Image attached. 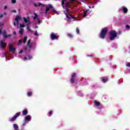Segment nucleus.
<instances>
[{
  "label": "nucleus",
  "instance_id": "423d86ee",
  "mask_svg": "<svg viewBox=\"0 0 130 130\" xmlns=\"http://www.w3.org/2000/svg\"><path fill=\"white\" fill-rule=\"evenodd\" d=\"M34 20L36 22V19H37L38 24L40 25L41 23V21L39 20V18H38V15L36 13H34Z\"/></svg>",
  "mask_w": 130,
  "mask_h": 130
},
{
  "label": "nucleus",
  "instance_id": "603ef678",
  "mask_svg": "<svg viewBox=\"0 0 130 130\" xmlns=\"http://www.w3.org/2000/svg\"><path fill=\"white\" fill-rule=\"evenodd\" d=\"M89 8H90V9H91V7L89 6Z\"/></svg>",
  "mask_w": 130,
  "mask_h": 130
},
{
  "label": "nucleus",
  "instance_id": "a19ab883",
  "mask_svg": "<svg viewBox=\"0 0 130 130\" xmlns=\"http://www.w3.org/2000/svg\"><path fill=\"white\" fill-rule=\"evenodd\" d=\"M83 3H85V0H81Z\"/></svg>",
  "mask_w": 130,
  "mask_h": 130
},
{
  "label": "nucleus",
  "instance_id": "aec40b11",
  "mask_svg": "<svg viewBox=\"0 0 130 130\" xmlns=\"http://www.w3.org/2000/svg\"><path fill=\"white\" fill-rule=\"evenodd\" d=\"M31 42V40H29L28 41V42H27V45L28 46V47L30 48V47H31L32 46V44L30 43Z\"/></svg>",
  "mask_w": 130,
  "mask_h": 130
},
{
  "label": "nucleus",
  "instance_id": "864d4df0",
  "mask_svg": "<svg viewBox=\"0 0 130 130\" xmlns=\"http://www.w3.org/2000/svg\"><path fill=\"white\" fill-rule=\"evenodd\" d=\"M71 1H74V0H71Z\"/></svg>",
  "mask_w": 130,
  "mask_h": 130
},
{
  "label": "nucleus",
  "instance_id": "20e7f679",
  "mask_svg": "<svg viewBox=\"0 0 130 130\" xmlns=\"http://www.w3.org/2000/svg\"><path fill=\"white\" fill-rule=\"evenodd\" d=\"M107 27H105L102 30L100 36V38H102V39L105 38V36L107 34Z\"/></svg>",
  "mask_w": 130,
  "mask_h": 130
},
{
  "label": "nucleus",
  "instance_id": "c03bdc74",
  "mask_svg": "<svg viewBox=\"0 0 130 130\" xmlns=\"http://www.w3.org/2000/svg\"><path fill=\"white\" fill-rule=\"evenodd\" d=\"M14 26H16V22H14Z\"/></svg>",
  "mask_w": 130,
  "mask_h": 130
},
{
  "label": "nucleus",
  "instance_id": "473e14b6",
  "mask_svg": "<svg viewBox=\"0 0 130 130\" xmlns=\"http://www.w3.org/2000/svg\"><path fill=\"white\" fill-rule=\"evenodd\" d=\"M35 35L36 36H38L39 35L37 34V30L36 31L35 33Z\"/></svg>",
  "mask_w": 130,
  "mask_h": 130
},
{
  "label": "nucleus",
  "instance_id": "4be33fe9",
  "mask_svg": "<svg viewBox=\"0 0 130 130\" xmlns=\"http://www.w3.org/2000/svg\"><path fill=\"white\" fill-rule=\"evenodd\" d=\"M122 11L124 12V13H127V8L125 7H122Z\"/></svg>",
  "mask_w": 130,
  "mask_h": 130
},
{
  "label": "nucleus",
  "instance_id": "a211bd4d",
  "mask_svg": "<svg viewBox=\"0 0 130 130\" xmlns=\"http://www.w3.org/2000/svg\"><path fill=\"white\" fill-rule=\"evenodd\" d=\"M23 20L25 22V23H29L30 22V19H29V17H23Z\"/></svg>",
  "mask_w": 130,
  "mask_h": 130
},
{
  "label": "nucleus",
  "instance_id": "f257e3e1",
  "mask_svg": "<svg viewBox=\"0 0 130 130\" xmlns=\"http://www.w3.org/2000/svg\"><path fill=\"white\" fill-rule=\"evenodd\" d=\"M65 2V3H64ZM62 7L64 8H66V11H64L65 13V15L66 17L67 18V22H72V21H80V19H82L83 18H85V17H87V15H88V12H89V10L87 9L85 11H81L79 14L78 17L75 16L74 17L73 16L69 14V9H70V4L69 3L67 2V1H62Z\"/></svg>",
  "mask_w": 130,
  "mask_h": 130
},
{
  "label": "nucleus",
  "instance_id": "7c9ffc66",
  "mask_svg": "<svg viewBox=\"0 0 130 130\" xmlns=\"http://www.w3.org/2000/svg\"><path fill=\"white\" fill-rule=\"evenodd\" d=\"M12 4H16V0H12Z\"/></svg>",
  "mask_w": 130,
  "mask_h": 130
},
{
  "label": "nucleus",
  "instance_id": "5701e85b",
  "mask_svg": "<svg viewBox=\"0 0 130 130\" xmlns=\"http://www.w3.org/2000/svg\"><path fill=\"white\" fill-rule=\"evenodd\" d=\"M23 33H24V29L23 28H20L19 30V34L23 35Z\"/></svg>",
  "mask_w": 130,
  "mask_h": 130
},
{
  "label": "nucleus",
  "instance_id": "f03ea898",
  "mask_svg": "<svg viewBox=\"0 0 130 130\" xmlns=\"http://www.w3.org/2000/svg\"><path fill=\"white\" fill-rule=\"evenodd\" d=\"M35 7H40V6H42V7H46V11H45V14H47L48 12V11L50 10V9H52L53 7L52 5L49 4L48 5H45L44 4H41L40 3H37L34 4Z\"/></svg>",
  "mask_w": 130,
  "mask_h": 130
},
{
  "label": "nucleus",
  "instance_id": "37998d69",
  "mask_svg": "<svg viewBox=\"0 0 130 130\" xmlns=\"http://www.w3.org/2000/svg\"><path fill=\"white\" fill-rule=\"evenodd\" d=\"M4 56H5L6 58H7V55H6V53H4Z\"/></svg>",
  "mask_w": 130,
  "mask_h": 130
},
{
  "label": "nucleus",
  "instance_id": "393cba45",
  "mask_svg": "<svg viewBox=\"0 0 130 130\" xmlns=\"http://www.w3.org/2000/svg\"><path fill=\"white\" fill-rule=\"evenodd\" d=\"M68 37H69V38H72V37H73V35H72L71 34H68Z\"/></svg>",
  "mask_w": 130,
  "mask_h": 130
},
{
  "label": "nucleus",
  "instance_id": "72a5a7b5",
  "mask_svg": "<svg viewBox=\"0 0 130 130\" xmlns=\"http://www.w3.org/2000/svg\"><path fill=\"white\" fill-rule=\"evenodd\" d=\"M126 29H129V28H130L129 25H126Z\"/></svg>",
  "mask_w": 130,
  "mask_h": 130
},
{
  "label": "nucleus",
  "instance_id": "dca6fc26",
  "mask_svg": "<svg viewBox=\"0 0 130 130\" xmlns=\"http://www.w3.org/2000/svg\"><path fill=\"white\" fill-rule=\"evenodd\" d=\"M101 80L103 83H106L107 81H108V79H107V77H102L101 78Z\"/></svg>",
  "mask_w": 130,
  "mask_h": 130
},
{
  "label": "nucleus",
  "instance_id": "7ed1b4c3",
  "mask_svg": "<svg viewBox=\"0 0 130 130\" xmlns=\"http://www.w3.org/2000/svg\"><path fill=\"white\" fill-rule=\"evenodd\" d=\"M117 37V33L115 30H111L110 32V40H114Z\"/></svg>",
  "mask_w": 130,
  "mask_h": 130
},
{
  "label": "nucleus",
  "instance_id": "e433bc0d",
  "mask_svg": "<svg viewBox=\"0 0 130 130\" xmlns=\"http://www.w3.org/2000/svg\"><path fill=\"white\" fill-rule=\"evenodd\" d=\"M3 23L0 22V27H1V26H3Z\"/></svg>",
  "mask_w": 130,
  "mask_h": 130
},
{
  "label": "nucleus",
  "instance_id": "2eb2a0df",
  "mask_svg": "<svg viewBox=\"0 0 130 130\" xmlns=\"http://www.w3.org/2000/svg\"><path fill=\"white\" fill-rule=\"evenodd\" d=\"M30 22L26 24V28H27V31H28V32H32V30H31V29H30Z\"/></svg>",
  "mask_w": 130,
  "mask_h": 130
},
{
  "label": "nucleus",
  "instance_id": "4c0bfd02",
  "mask_svg": "<svg viewBox=\"0 0 130 130\" xmlns=\"http://www.w3.org/2000/svg\"><path fill=\"white\" fill-rule=\"evenodd\" d=\"M105 98V96H104V97L102 98V100H103V101H105V100H104Z\"/></svg>",
  "mask_w": 130,
  "mask_h": 130
},
{
  "label": "nucleus",
  "instance_id": "9b49d317",
  "mask_svg": "<svg viewBox=\"0 0 130 130\" xmlns=\"http://www.w3.org/2000/svg\"><path fill=\"white\" fill-rule=\"evenodd\" d=\"M77 74L76 73H73L72 75V78L70 79L71 83H74L75 82V78H76Z\"/></svg>",
  "mask_w": 130,
  "mask_h": 130
},
{
  "label": "nucleus",
  "instance_id": "c85d7f7f",
  "mask_svg": "<svg viewBox=\"0 0 130 130\" xmlns=\"http://www.w3.org/2000/svg\"><path fill=\"white\" fill-rule=\"evenodd\" d=\"M20 27H21V28H24V27H25V24H20Z\"/></svg>",
  "mask_w": 130,
  "mask_h": 130
},
{
  "label": "nucleus",
  "instance_id": "f704fd0d",
  "mask_svg": "<svg viewBox=\"0 0 130 130\" xmlns=\"http://www.w3.org/2000/svg\"><path fill=\"white\" fill-rule=\"evenodd\" d=\"M8 8V7L7 6H5V7H4V10H7V8Z\"/></svg>",
  "mask_w": 130,
  "mask_h": 130
},
{
  "label": "nucleus",
  "instance_id": "f3484780",
  "mask_svg": "<svg viewBox=\"0 0 130 130\" xmlns=\"http://www.w3.org/2000/svg\"><path fill=\"white\" fill-rule=\"evenodd\" d=\"M32 58V56L30 55H27V57H24L23 58V60H27L28 59H31Z\"/></svg>",
  "mask_w": 130,
  "mask_h": 130
},
{
  "label": "nucleus",
  "instance_id": "6ab92c4d",
  "mask_svg": "<svg viewBox=\"0 0 130 130\" xmlns=\"http://www.w3.org/2000/svg\"><path fill=\"white\" fill-rule=\"evenodd\" d=\"M13 127L15 130H19V126L16 124H13Z\"/></svg>",
  "mask_w": 130,
  "mask_h": 130
},
{
  "label": "nucleus",
  "instance_id": "49530a36",
  "mask_svg": "<svg viewBox=\"0 0 130 130\" xmlns=\"http://www.w3.org/2000/svg\"><path fill=\"white\" fill-rule=\"evenodd\" d=\"M83 96V94H80V96L82 97Z\"/></svg>",
  "mask_w": 130,
  "mask_h": 130
},
{
  "label": "nucleus",
  "instance_id": "1a4fd4ad",
  "mask_svg": "<svg viewBox=\"0 0 130 130\" xmlns=\"http://www.w3.org/2000/svg\"><path fill=\"white\" fill-rule=\"evenodd\" d=\"M20 114H21L20 112L17 113L10 120V121H14V120H16V119L17 117L20 116Z\"/></svg>",
  "mask_w": 130,
  "mask_h": 130
},
{
  "label": "nucleus",
  "instance_id": "4468645a",
  "mask_svg": "<svg viewBox=\"0 0 130 130\" xmlns=\"http://www.w3.org/2000/svg\"><path fill=\"white\" fill-rule=\"evenodd\" d=\"M23 41V43H26V41H27V37H25L23 40H19L18 41L19 44H20L22 43V42Z\"/></svg>",
  "mask_w": 130,
  "mask_h": 130
},
{
  "label": "nucleus",
  "instance_id": "c756f323",
  "mask_svg": "<svg viewBox=\"0 0 130 130\" xmlns=\"http://www.w3.org/2000/svg\"><path fill=\"white\" fill-rule=\"evenodd\" d=\"M76 32L77 33V34H79V28L78 27L76 28Z\"/></svg>",
  "mask_w": 130,
  "mask_h": 130
},
{
  "label": "nucleus",
  "instance_id": "ddd939ff",
  "mask_svg": "<svg viewBox=\"0 0 130 130\" xmlns=\"http://www.w3.org/2000/svg\"><path fill=\"white\" fill-rule=\"evenodd\" d=\"M1 48H5L6 46H7V44H6V43L4 41H1Z\"/></svg>",
  "mask_w": 130,
  "mask_h": 130
},
{
  "label": "nucleus",
  "instance_id": "09e8293b",
  "mask_svg": "<svg viewBox=\"0 0 130 130\" xmlns=\"http://www.w3.org/2000/svg\"><path fill=\"white\" fill-rule=\"evenodd\" d=\"M36 28H38V26H36Z\"/></svg>",
  "mask_w": 130,
  "mask_h": 130
},
{
  "label": "nucleus",
  "instance_id": "cd10ccee",
  "mask_svg": "<svg viewBox=\"0 0 130 130\" xmlns=\"http://www.w3.org/2000/svg\"><path fill=\"white\" fill-rule=\"evenodd\" d=\"M51 114H52V111L49 112V116H51Z\"/></svg>",
  "mask_w": 130,
  "mask_h": 130
},
{
  "label": "nucleus",
  "instance_id": "de8ad7c7",
  "mask_svg": "<svg viewBox=\"0 0 130 130\" xmlns=\"http://www.w3.org/2000/svg\"><path fill=\"white\" fill-rule=\"evenodd\" d=\"M118 34H120V31H119V32L118 33Z\"/></svg>",
  "mask_w": 130,
  "mask_h": 130
},
{
  "label": "nucleus",
  "instance_id": "8fccbe9b",
  "mask_svg": "<svg viewBox=\"0 0 130 130\" xmlns=\"http://www.w3.org/2000/svg\"><path fill=\"white\" fill-rule=\"evenodd\" d=\"M92 8H94V6H92Z\"/></svg>",
  "mask_w": 130,
  "mask_h": 130
},
{
  "label": "nucleus",
  "instance_id": "f8f14e48",
  "mask_svg": "<svg viewBox=\"0 0 130 130\" xmlns=\"http://www.w3.org/2000/svg\"><path fill=\"white\" fill-rule=\"evenodd\" d=\"M3 36L4 38H8V37H11V35H7V31L4 30L3 33Z\"/></svg>",
  "mask_w": 130,
  "mask_h": 130
},
{
  "label": "nucleus",
  "instance_id": "412c9836",
  "mask_svg": "<svg viewBox=\"0 0 130 130\" xmlns=\"http://www.w3.org/2000/svg\"><path fill=\"white\" fill-rule=\"evenodd\" d=\"M93 103L96 106H99V105H100V103H99V102H98L97 101H94L93 102Z\"/></svg>",
  "mask_w": 130,
  "mask_h": 130
},
{
  "label": "nucleus",
  "instance_id": "58836bf2",
  "mask_svg": "<svg viewBox=\"0 0 130 130\" xmlns=\"http://www.w3.org/2000/svg\"><path fill=\"white\" fill-rule=\"evenodd\" d=\"M16 31H13V35H16Z\"/></svg>",
  "mask_w": 130,
  "mask_h": 130
},
{
  "label": "nucleus",
  "instance_id": "a18cd8bd",
  "mask_svg": "<svg viewBox=\"0 0 130 130\" xmlns=\"http://www.w3.org/2000/svg\"><path fill=\"white\" fill-rule=\"evenodd\" d=\"M13 12L14 13H16V11H15V10H13Z\"/></svg>",
  "mask_w": 130,
  "mask_h": 130
},
{
  "label": "nucleus",
  "instance_id": "3c124183",
  "mask_svg": "<svg viewBox=\"0 0 130 130\" xmlns=\"http://www.w3.org/2000/svg\"><path fill=\"white\" fill-rule=\"evenodd\" d=\"M88 56H92V55H89V56L88 55Z\"/></svg>",
  "mask_w": 130,
  "mask_h": 130
},
{
  "label": "nucleus",
  "instance_id": "c9c22d12",
  "mask_svg": "<svg viewBox=\"0 0 130 130\" xmlns=\"http://www.w3.org/2000/svg\"><path fill=\"white\" fill-rule=\"evenodd\" d=\"M22 52H23V50H20V51L19 52V54H21V53H22Z\"/></svg>",
  "mask_w": 130,
  "mask_h": 130
},
{
  "label": "nucleus",
  "instance_id": "b1692460",
  "mask_svg": "<svg viewBox=\"0 0 130 130\" xmlns=\"http://www.w3.org/2000/svg\"><path fill=\"white\" fill-rule=\"evenodd\" d=\"M28 114V111L27 110H24L23 111V115H27Z\"/></svg>",
  "mask_w": 130,
  "mask_h": 130
},
{
  "label": "nucleus",
  "instance_id": "9d476101",
  "mask_svg": "<svg viewBox=\"0 0 130 130\" xmlns=\"http://www.w3.org/2000/svg\"><path fill=\"white\" fill-rule=\"evenodd\" d=\"M31 120V116L27 115L25 117V119L24 120V121H25V123H28L29 121Z\"/></svg>",
  "mask_w": 130,
  "mask_h": 130
},
{
  "label": "nucleus",
  "instance_id": "79ce46f5",
  "mask_svg": "<svg viewBox=\"0 0 130 130\" xmlns=\"http://www.w3.org/2000/svg\"><path fill=\"white\" fill-rule=\"evenodd\" d=\"M2 34V29H0V35Z\"/></svg>",
  "mask_w": 130,
  "mask_h": 130
},
{
  "label": "nucleus",
  "instance_id": "0eeeda50",
  "mask_svg": "<svg viewBox=\"0 0 130 130\" xmlns=\"http://www.w3.org/2000/svg\"><path fill=\"white\" fill-rule=\"evenodd\" d=\"M22 20V18H21V16L18 15L15 18V21L16 22V24L17 26H19V24H20L19 21H21Z\"/></svg>",
  "mask_w": 130,
  "mask_h": 130
},
{
  "label": "nucleus",
  "instance_id": "bb28decb",
  "mask_svg": "<svg viewBox=\"0 0 130 130\" xmlns=\"http://www.w3.org/2000/svg\"><path fill=\"white\" fill-rule=\"evenodd\" d=\"M32 95V92H27V96H31Z\"/></svg>",
  "mask_w": 130,
  "mask_h": 130
},
{
  "label": "nucleus",
  "instance_id": "2f4dec72",
  "mask_svg": "<svg viewBox=\"0 0 130 130\" xmlns=\"http://www.w3.org/2000/svg\"><path fill=\"white\" fill-rule=\"evenodd\" d=\"M26 123H26V121H24V122L22 124L23 126H25V125H26Z\"/></svg>",
  "mask_w": 130,
  "mask_h": 130
},
{
  "label": "nucleus",
  "instance_id": "39448f33",
  "mask_svg": "<svg viewBox=\"0 0 130 130\" xmlns=\"http://www.w3.org/2000/svg\"><path fill=\"white\" fill-rule=\"evenodd\" d=\"M9 49L11 52H12V53H15V51H16V47H15L13 44H9Z\"/></svg>",
  "mask_w": 130,
  "mask_h": 130
},
{
  "label": "nucleus",
  "instance_id": "ea45409f",
  "mask_svg": "<svg viewBox=\"0 0 130 130\" xmlns=\"http://www.w3.org/2000/svg\"><path fill=\"white\" fill-rule=\"evenodd\" d=\"M1 18H3V14H1V16H0V19Z\"/></svg>",
  "mask_w": 130,
  "mask_h": 130
},
{
  "label": "nucleus",
  "instance_id": "6e6552de",
  "mask_svg": "<svg viewBox=\"0 0 130 130\" xmlns=\"http://www.w3.org/2000/svg\"><path fill=\"white\" fill-rule=\"evenodd\" d=\"M51 39L52 40H54L55 39H58V37L56 36V35L54 34V33L52 32L50 36Z\"/></svg>",
  "mask_w": 130,
  "mask_h": 130
},
{
  "label": "nucleus",
  "instance_id": "a878e982",
  "mask_svg": "<svg viewBox=\"0 0 130 130\" xmlns=\"http://www.w3.org/2000/svg\"><path fill=\"white\" fill-rule=\"evenodd\" d=\"M53 11L54 12V13L55 14H57V15H58V12L57 11H56L55 10L53 9Z\"/></svg>",
  "mask_w": 130,
  "mask_h": 130
}]
</instances>
